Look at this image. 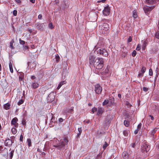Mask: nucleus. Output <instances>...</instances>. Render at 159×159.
Here are the masks:
<instances>
[{"mask_svg": "<svg viewBox=\"0 0 159 159\" xmlns=\"http://www.w3.org/2000/svg\"><path fill=\"white\" fill-rule=\"evenodd\" d=\"M104 60L102 58L98 57L96 58L94 61L93 66L97 69H102L103 66Z\"/></svg>", "mask_w": 159, "mask_h": 159, "instance_id": "1", "label": "nucleus"}, {"mask_svg": "<svg viewBox=\"0 0 159 159\" xmlns=\"http://www.w3.org/2000/svg\"><path fill=\"white\" fill-rule=\"evenodd\" d=\"M68 143V140L66 138H65L63 140H61L59 144L54 145L53 147L57 148L59 150H63L65 149L66 145Z\"/></svg>", "mask_w": 159, "mask_h": 159, "instance_id": "2", "label": "nucleus"}, {"mask_svg": "<svg viewBox=\"0 0 159 159\" xmlns=\"http://www.w3.org/2000/svg\"><path fill=\"white\" fill-rule=\"evenodd\" d=\"M95 52L98 55H102L104 57H107L108 53L107 51L104 48H98L95 50Z\"/></svg>", "mask_w": 159, "mask_h": 159, "instance_id": "3", "label": "nucleus"}, {"mask_svg": "<svg viewBox=\"0 0 159 159\" xmlns=\"http://www.w3.org/2000/svg\"><path fill=\"white\" fill-rule=\"evenodd\" d=\"M150 149V146L148 143L146 142H144L141 147V151L143 152H147L149 151Z\"/></svg>", "mask_w": 159, "mask_h": 159, "instance_id": "4", "label": "nucleus"}, {"mask_svg": "<svg viewBox=\"0 0 159 159\" xmlns=\"http://www.w3.org/2000/svg\"><path fill=\"white\" fill-rule=\"evenodd\" d=\"M155 7L154 5L151 7L145 6H144L143 9L146 14H148L150 11L154 8Z\"/></svg>", "mask_w": 159, "mask_h": 159, "instance_id": "5", "label": "nucleus"}, {"mask_svg": "<svg viewBox=\"0 0 159 159\" xmlns=\"http://www.w3.org/2000/svg\"><path fill=\"white\" fill-rule=\"evenodd\" d=\"M35 26L37 29L41 31L43 30L45 28V25L43 23H40L39 22H37L35 24Z\"/></svg>", "mask_w": 159, "mask_h": 159, "instance_id": "6", "label": "nucleus"}, {"mask_svg": "<svg viewBox=\"0 0 159 159\" xmlns=\"http://www.w3.org/2000/svg\"><path fill=\"white\" fill-rule=\"evenodd\" d=\"M102 91V88L99 84H97L95 86V91L97 94H100Z\"/></svg>", "mask_w": 159, "mask_h": 159, "instance_id": "7", "label": "nucleus"}, {"mask_svg": "<svg viewBox=\"0 0 159 159\" xmlns=\"http://www.w3.org/2000/svg\"><path fill=\"white\" fill-rule=\"evenodd\" d=\"M103 14L105 16L109 15L110 13V8L108 5L105 7L103 11Z\"/></svg>", "mask_w": 159, "mask_h": 159, "instance_id": "8", "label": "nucleus"}, {"mask_svg": "<svg viewBox=\"0 0 159 159\" xmlns=\"http://www.w3.org/2000/svg\"><path fill=\"white\" fill-rule=\"evenodd\" d=\"M68 71L67 67L63 69L62 73V77L63 79H64L68 75Z\"/></svg>", "mask_w": 159, "mask_h": 159, "instance_id": "9", "label": "nucleus"}, {"mask_svg": "<svg viewBox=\"0 0 159 159\" xmlns=\"http://www.w3.org/2000/svg\"><path fill=\"white\" fill-rule=\"evenodd\" d=\"M113 119V116H112L108 115L105 120V123L107 124V125H109L111 122V121Z\"/></svg>", "mask_w": 159, "mask_h": 159, "instance_id": "10", "label": "nucleus"}, {"mask_svg": "<svg viewBox=\"0 0 159 159\" xmlns=\"http://www.w3.org/2000/svg\"><path fill=\"white\" fill-rule=\"evenodd\" d=\"M96 59L95 56L93 55L89 56V62L90 65H94V61Z\"/></svg>", "mask_w": 159, "mask_h": 159, "instance_id": "11", "label": "nucleus"}, {"mask_svg": "<svg viewBox=\"0 0 159 159\" xmlns=\"http://www.w3.org/2000/svg\"><path fill=\"white\" fill-rule=\"evenodd\" d=\"M99 32L100 33H101L103 35H107L109 33V30L103 29L102 27V28H99Z\"/></svg>", "mask_w": 159, "mask_h": 159, "instance_id": "12", "label": "nucleus"}, {"mask_svg": "<svg viewBox=\"0 0 159 159\" xmlns=\"http://www.w3.org/2000/svg\"><path fill=\"white\" fill-rule=\"evenodd\" d=\"M18 120V119L16 117H15L12 119L11 121V124L12 125H13L15 127H18V124L17 122Z\"/></svg>", "mask_w": 159, "mask_h": 159, "instance_id": "13", "label": "nucleus"}, {"mask_svg": "<svg viewBox=\"0 0 159 159\" xmlns=\"http://www.w3.org/2000/svg\"><path fill=\"white\" fill-rule=\"evenodd\" d=\"M142 49L143 50H144L148 44V40L147 39H146L145 40H142Z\"/></svg>", "mask_w": 159, "mask_h": 159, "instance_id": "14", "label": "nucleus"}, {"mask_svg": "<svg viewBox=\"0 0 159 159\" xmlns=\"http://www.w3.org/2000/svg\"><path fill=\"white\" fill-rule=\"evenodd\" d=\"M104 111V108L102 107H98L97 115H102Z\"/></svg>", "mask_w": 159, "mask_h": 159, "instance_id": "15", "label": "nucleus"}, {"mask_svg": "<svg viewBox=\"0 0 159 159\" xmlns=\"http://www.w3.org/2000/svg\"><path fill=\"white\" fill-rule=\"evenodd\" d=\"M13 143L9 139H7L5 141V144L6 146H10Z\"/></svg>", "mask_w": 159, "mask_h": 159, "instance_id": "16", "label": "nucleus"}, {"mask_svg": "<svg viewBox=\"0 0 159 159\" xmlns=\"http://www.w3.org/2000/svg\"><path fill=\"white\" fill-rule=\"evenodd\" d=\"M102 27L103 28V29H105L107 30H109V25L106 22H104L102 25L99 26V28H102Z\"/></svg>", "mask_w": 159, "mask_h": 159, "instance_id": "17", "label": "nucleus"}, {"mask_svg": "<svg viewBox=\"0 0 159 159\" xmlns=\"http://www.w3.org/2000/svg\"><path fill=\"white\" fill-rule=\"evenodd\" d=\"M146 2L148 4H155L158 2V0H146Z\"/></svg>", "mask_w": 159, "mask_h": 159, "instance_id": "18", "label": "nucleus"}, {"mask_svg": "<svg viewBox=\"0 0 159 159\" xmlns=\"http://www.w3.org/2000/svg\"><path fill=\"white\" fill-rule=\"evenodd\" d=\"M115 99L114 98H112L108 100L109 104L108 106H111L112 105H115V103L114 102Z\"/></svg>", "mask_w": 159, "mask_h": 159, "instance_id": "19", "label": "nucleus"}, {"mask_svg": "<svg viewBox=\"0 0 159 159\" xmlns=\"http://www.w3.org/2000/svg\"><path fill=\"white\" fill-rule=\"evenodd\" d=\"M55 96L53 95V93L49 94L48 97V100H50V101H52L55 98Z\"/></svg>", "mask_w": 159, "mask_h": 159, "instance_id": "20", "label": "nucleus"}, {"mask_svg": "<svg viewBox=\"0 0 159 159\" xmlns=\"http://www.w3.org/2000/svg\"><path fill=\"white\" fill-rule=\"evenodd\" d=\"M122 157L124 159H128L129 154L126 151L124 152L122 154Z\"/></svg>", "mask_w": 159, "mask_h": 159, "instance_id": "21", "label": "nucleus"}, {"mask_svg": "<svg viewBox=\"0 0 159 159\" xmlns=\"http://www.w3.org/2000/svg\"><path fill=\"white\" fill-rule=\"evenodd\" d=\"M66 82L65 81H63L61 82L58 84L57 89H59L63 85L66 84Z\"/></svg>", "mask_w": 159, "mask_h": 159, "instance_id": "22", "label": "nucleus"}, {"mask_svg": "<svg viewBox=\"0 0 159 159\" xmlns=\"http://www.w3.org/2000/svg\"><path fill=\"white\" fill-rule=\"evenodd\" d=\"M39 86V84L36 82L33 83L31 85V87L33 89L37 88Z\"/></svg>", "mask_w": 159, "mask_h": 159, "instance_id": "23", "label": "nucleus"}, {"mask_svg": "<svg viewBox=\"0 0 159 159\" xmlns=\"http://www.w3.org/2000/svg\"><path fill=\"white\" fill-rule=\"evenodd\" d=\"M12 61H10L9 63V67L10 71L11 73H13V67H12Z\"/></svg>", "mask_w": 159, "mask_h": 159, "instance_id": "24", "label": "nucleus"}, {"mask_svg": "<svg viewBox=\"0 0 159 159\" xmlns=\"http://www.w3.org/2000/svg\"><path fill=\"white\" fill-rule=\"evenodd\" d=\"M10 104L9 103H7L4 105V108L6 110H8L10 108Z\"/></svg>", "mask_w": 159, "mask_h": 159, "instance_id": "25", "label": "nucleus"}, {"mask_svg": "<svg viewBox=\"0 0 159 159\" xmlns=\"http://www.w3.org/2000/svg\"><path fill=\"white\" fill-rule=\"evenodd\" d=\"M108 99H105L102 102V104L103 106L107 105V106H108Z\"/></svg>", "mask_w": 159, "mask_h": 159, "instance_id": "26", "label": "nucleus"}, {"mask_svg": "<svg viewBox=\"0 0 159 159\" xmlns=\"http://www.w3.org/2000/svg\"><path fill=\"white\" fill-rule=\"evenodd\" d=\"M158 128H155L153 129L152 131L151 135L153 137L154 136V134L157 131Z\"/></svg>", "mask_w": 159, "mask_h": 159, "instance_id": "27", "label": "nucleus"}, {"mask_svg": "<svg viewBox=\"0 0 159 159\" xmlns=\"http://www.w3.org/2000/svg\"><path fill=\"white\" fill-rule=\"evenodd\" d=\"M133 16L134 18H136L137 17V13L136 11L135 10H134L133 11Z\"/></svg>", "mask_w": 159, "mask_h": 159, "instance_id": "28", "label": "nucleus"}, {"mask_svg": "<svg viewBox=\"0 0 159 159\" xmlns=\"http://www.w3.org/2000/svg\"><path fill=\"white\" fill-rule=\"evenodd\" d=\"M31 64V63H30L29 62H28V66H29L30 64ZM33 64L34 65V66H32L31 67L30 66V68L31 67L32 68H33L36 65V61L34 62L33 63H32L31 65H33Z\"/></svg>", "mask_w": 159, "mask_h": 159, "instance_id": "29", "label": "nucleus"}, {"mask_svg": "<svg viewBox=\"0 0 159 159\" xmlns=\"http://www.w3.org/2000/svg\"><path fill=\"white\" fill-rule=\"evenodd\" d=\"M14 43V41L13 39H12L10 43V47L11 49H13L14 48L13 45V43Z\"/></svg>", "mask_w": 159, "mask_h": 159, "instance_id": "30", "label": "nucleus"}, {"mask_svg": "<svg viewBox=\"0 0 159 159\" xmlns=\"http://www.w3.org/2000/svg\"><path fill=\"white\" fill-rule=\"evenodd\" d=\"M27 144L29 147H30L31 145V141L30 139H28L27 140Z\"/></svg>", "mask_w": 159, "mask_h": 159, "instance_id": "31", "label": "nucleus"}, {"mask_svg": "<svg viewBox=\"0 0 159 159\" xmlns=\"http://www.w3.org/2000/svg\"><path fill=\"white\" fill-rule=\"evenodd\" d=\"M124 124L125 126L128 127L129 125V122L128 121L125 120L124 121Z\"/></svg>", "mask_w": 159, "mask_h": 159, "instance_id": "32", "label": "nucleus"}, {"mask_svg": "<svg viewBox=\"0 0 159 159\" xmlns=\"http://www.w3.org/2000/svg\"><path fill=\"white\" fill-rule=\"evenodd\" d=\"M48 27L49 29H52L54 28V26L52 25V23H50L48 25Z\"/></svg>", "mask_w": 159, "mask_h": 159, "instance_id": "33", "label": "nucleus"}, {"mask_svg": "<svg viewBox=\"0 0 159 159\" xmlns=\"http://www.w3.org/2000/svg\"><path fill=\"white\" fill-rule=\"evenodd\" d=\"M11 131L13 134H15L16 132V129L15 128H13L11 129Z\"/></svg>", "mask_w": 159, "mask_h": 159, "instance_id": "34", "label": "nucleus"}, {"mask_svg": "<svg viewBox=\"0 0 159 159\" xmlns=\"http://www.w3.org/2000/svg\"><path fill=\"white\" fill-rule=\"evenodd\" d=\"M14 152V151L12 150L11 151V152L10 153V159H12V158L13 157V156Z\"/></svg>", "mask_w": 159, "mask_h": 159, "instance_id": "35", "label": "nucleus"}, {"mask_svg": "<svg viewBox=\"0 0 159 159\" xmlns=\"http://www.w3.org/2000/svg\"><path fill=\"white\" fill-rule=\"evenodd\" d=\"M155 36L157 39H159V31H157L156 32Z\"/></svg>", "mask_w": 159, "mask_h": 159, "instance_id": "36", "label": "nucleus"}, {"mask_svg": "<svg viewBox=\"0 0 159 159\" xmlns=\"http://www.w3.org/2000/svg\"><path fill=\"white\" fill-rule=\"evenodd\" d=\"M108 145V144L107 143V142H105V144H104L103 146L102 147L104 149V150L107 147Z\"/></svg>", "mask_w": 159, "mask_h": 159, "instance_id": "37", "label": "nucleus"}, {"mask_svg": "<svg viewBox=\"0 0 159 159\" xmlns=\"http://www.w3.org/2000/svg\"><path fill=\"white\" fill-rule=\"evenodd\" d=\"M55 58L56 59V61L57 62H58L59 61L60 59L59 56L58 54L56 55Z\"/></svg>", "mask_w": 159, "mask_h": 159, "instance_id": "38", "label": "nucleus"}, {"mask_svg": "<svg viewBox=\"0 0 159 159\" xmlns=\"http://www.w3.org/2000/svg\"><path fill=\"white\" fill-rule=\"evenodd\" d=\"M146 69V68L144 66H143L141 70V72L142 73H144Z\"/></svg>", "mask_w": 159, "mask_h": 159, "instance_id": "39", "label": "nucleus"}, {"mask_svg": "<svg viewBox=\"0 0 159 159\" xmlns=\"http://www.w3.org/2000/svg\"><path fill=\"white\" fill-rule=\"evenodd\" d=\"M78 131L79 132V133L77 134V135L79 136V135H80L81 133L82 132V130L81 127L79 128H78Z\"/></svg>", "mask_w": 159, "mask_h": 159, "instance_id": "40", "label": "nucleus"}, {"mask_svg": "<svg viewBox=\"0 0 159 159\" xmlns=\"http://www.w3.org/2000/svg\"><path fill=\"white\" fill-rule=\"evenodd\" d=\"M24 102V101L23 100L20 99L19 101L18 102V105H20L21 104H23Z\"/></svg>", "mask_w": 159, "mask_h": 159, "instance_id": "41", "label": "nucleus"}, {"mask_svg": "<svg viewBox=\"0 0 159 159\" xmlns=\"http://www.w3.org/2000/svg\"><path fill=\"white\" fill-rule=\"evenodd\" d=\"M149 74L150 76H152L153 75L152 70L151 69H150L149 70Z\"/></svg>", "mask_w": 159, "mask_h": 159, "instance_id": "42", "label": "nucleus"}, {"mask_svg": "<svg viewBox=\"0 0 159 159\" xmlns=\"http://www.w3.org/2000/svg\"><path fill=\"white\" fill-rule=\"evenodd\" d=\"M97 111V108L95 107H94L93 108L92 110V112L93 113H94L95 111Z\"/></svg>", "mask_w": 159, "mask_h": 159, "instance_id": "43", "label": "nucleus"}, {"mask_svg": "<svg viewBox=\"0 0 159 159\" xmlns=\"http://www.w3.org/2000/svg\"><path fill=\"white\" fill-rule=\"evenodd\" d=\"M123 134L125 136H127L128 135V133L126 130H124L123 132Z\"/></svg>", "mask_w": 159, "mask_h": 159, "instance_id": "44", "label": "nucleus"}, {"mask_svg": "<svg viewBox=\"0 0 159 159\" xmlns=\"http://www.w3.org/2000/svg\"><path fill=\"white\" fill-rule=\"evenodd\" d=\"M143 90L144 91L146 92L148 91V88H146L145 87H143Z\"/></svg>", "mask_w": 159, "mask_h": 159, "instance_id": "45", "label": "nucleus"}, {"mask_svg": "<svg viewBox=\"0 0 159 159\" xmlns=\"http://www.w3.org/2000/svg\"><path fill=\"white\" fill-rule=\"evenodd\" d=\"M141 48V46L140 44H138L136 47V50H137L139 51Z\"/></svg>", "mask_w": 159, "mask_h": 159, "instance_id": "46", "label": "nucleus"}, {"mask_svg": "<svg viewBox=\"0 0 159 159\" xmlns=\"http://www.w3.org/2000/svg\"><path fill=\"white\" fill-rule=\"evenodd\" d=\"M127 55V52H122L121 54V55L122 57H125Z\"/></svg>", "mask_w": 159, "mask_h": 159, "instance_id": "47", "label": "nucleus"}, {"mask_svg": "<svg viewBox=\"0 0 159 159\" xmlns=\"http://www.w3.org/2000/svg\"><path fill=\"white\" fill-rule=\"evenodd\" d=\"M136 54V51L134 50L132 53V56L133 57H135Z\"/></svg>", "mask_w": 159, "mask_h": 159, "instance_id": "48", "label": "nucleus"}, {"mask_svg": "<svg viewBox=\"0 0 159 159\" xmlns=\"http://www.w3.org/2000/svg\"><path fill=\"white\" fill-rule=\"evenodd\" d=\"M19 41H20V44L24 45L25 43V42L23 40H21L20 39L19 40Z\"/></svg>", "mask_w": 159, "mask_h": 159, "instance_id": "49", "label": "nucleus"}, {"mask_svg": "<svg viewBox=\"0 0 159 159\" xmlns=\"http://www.w3.org/2000/svg\"><path fill=\"white\" fill-rule=\"evenodd\" d=\"M132 40V38L130 36H129V37L128 39V41H127L128 42V43L130 42H131Z\"/></svg>", "mask_w": 159, "mask_h": 159, "instance_id": "50", "label": "nucleus"}, {"mask_svg": "<svg viewBox=\"0 0 159 159\" xmlns=\"http://www.w3.org/2000/svg\"><path fill=\"white\" fill-rule=\"evenodd\" d=\"M101 158V154L99 153L96 159H100Z\"/></svg>", "mask_w": 159, "mask_h": 159, "instance_id": "51", "label": "nucleus"}, {"mask_svg": "<svg viewBox=\"0 0 159 159\" xmlns=\"http://www.w3.org/2000/svg\"><path fill=\"white\" fill-rule=\"evenodd\" d=\"M73 111V110L72 108L70 109H69L67 112L65 111V113H66L67 112H72Z\"/></svg>", "mask_w": 159, "mask_h": 159, "instance_id": "52", "label": "nucleus"}, {"mask_svg": "<svg viewBox=\"0 0 159 159\" xmlns=\"http://www.w3.org/2000/svg\"><path fill=\"white\" fill-rule=\"evenodd\" d=\"M13 15L15 16H16L17 14V11L16 10H14L13 11Z\"/></svg>", "mask_w": 159, "mask_h": 159, "instance_id": "53", "label": "nucleus"}, {"mask_svg": "<svg viewBox=\"0 0 159 159\" xmlns=\"http://www.w3.org/2000/svg\"><path fill=\"white\" fill-rule=\"evenodd\" d=\"M143 74L144 73H143L142 72L141 73H139L138 75V76H139V77H142V76H143Z\"/></svg>", "mask_w": 159, "mask_h": 159, "instance_id": "54", "label": "nucleus"}, {"mask_svg": "<svg viewBox=\"0 0 159 159\" xmlns=\"http://www.w3.org/2000/svg\"><path fill=\"white\" fill-rule=\"evenodd\" d=\"M42 16L41 14H39L38 16V18L39 19H42Z\"/></svg>", "mask_w": 159, "mask_h": 159, "instance_id": "55", "label": "nucleus"}, {"mask_svg": "<svg viewBox=\"0 0 159 159\" xmlns=\"http://www.w3.org/2000/svg\"><path fill=\"white\" fill-rule=\"evenodd\" d=\"M23 136L22 135H21L20 138V141H22L23 140Z\"/></svg>", "mask_w": 159, "mask_h": 159, "instance_id": "56", "label": "nucleus"}, {"mask_svg": "<svg viewBox=\"0 0 159 159\" xmlns=\"http://www.w3.org/2000/svg\"><path fill=\"white\" fill-rule=\"evenodd\" d=\"M149 117H151V119L152 120H154V118L153 116H151V115H149Z\"/></svg>", "mask_w": 159, "mask_h": 159, "instance_id": "57", "label": "nucleus"}, {"mask_svg": "<svg viewBox=\"0 0 159 159\" xmlns=\"http://www.w3.org/2000/svg\"><path fill=\"white\" fill-rule=\"evenodd\" d=\"M59 121L60 122H61L63 121V119L61 118H60L59 119Z\"/></svg>", "mask_w": 159, "mask_h": 159, "instance_id": "58", "label": "nucleus"}, {"mask_svg": "<svg viewBox=\"0 0 159 159\" xmlns=\"http://www.w3.org/2000/svg\"><path fill=\"white\" fill-rule=\"evenodd\" d=\"M141 126H142V124L141 123H140L138 125L137 127L138 128H139L140 129H141Z\"/></svg>", "mask_w": 159, "mask_h": 159, "instance_id": "59", "label": "nucleus"}, {"mask_svg": "<svg viewBox=\"0 0 159 159\" xmlns=\"http://www.w3.org/2000/svg\"><path fill=\"white\" fill-rule=\"evenodd\" d=\"M131 146L132 147L134 148V147L135 146V143H132L131 144Z\"/></svg>", "mask_w": 159, "mask_h": 159, "instance_id": "60", "label": "nucleus"}, {"mask_svg": "<svg viewBox=\"0 0 159 159\" xmlns=\"http://www.w3.org/2000/svg\"><path fill=\"white\" fill-rule=\"evenodd\" d=\"M109 20H106V19H104L102 20V21L103 22H109Z\"/></svg>", "mask_w": 159, "mask_h": 159, "instance_id": "61", "label": "nucleus"}, {"mask_svg": "<svg viewBox=\"0 0 159 159\" xmlns=\"http://www.w3.org/2000/svg\"><path fill=\"white\" fill-rule=\"evenodd\" d=\"M138 132L139 131L136 129L134 131V133L135 134H137L138 133Z\"/></svg>", "mask_w": 159, "mask_h": 159, "instance_id": "62", "label": "nucleus"}, {"mask_svg": "<svg viewBox=\"0 0 159 159\" xmlns=\"http://www.w3.org/2000/svg\"><path fill=\"white\" fill-rule=\"evenodd\" d=\"M22 123L23 125H24L25 124V121L24 120H22Z\"/></svg>", "mask_w": 159, "mask_h": 159, "instance_id": "63", "label": "nucleus"}, {"mask_svg": "<svg viewBox=\"0 0 159 159\" xmlns=\"http://www.w3.org/2000/svg\"><path fill=\"white\" fill-rule=\"evenodd\" d=\"M157 26L158 28V30H159V20H158V24H157Z\"/></svg>", "mask_w": 159, "mask_h": 159, "instance_id": "64", "label": "nucleus"}]
</instances>
